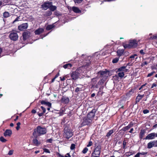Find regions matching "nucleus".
Returning a JSON list of instances; mask_svg holds the SVG:
<instances>
[{
	"label": "nucleus",
	"instance_id": "1",
	"mask_svg": "<svg viewBox=\"0 0 157 157\" xmlns=\"http://www.w3.org/2000/svg\"><path fill=\"white\" fill-rule=\"evenodd\" d=\"M47 130L45 128H42L40 126H38L36 129L33 132V135L35 137H37L38 136L46 133Z\"/></svg>",
	"mask_w": 157,
	"mask_h": 157
},
{
	"label": "nucleus",
	"instance_id": "2",
	"mask_svg": "<svg viewBox=\"0 0 157 157\" xmlns=\"http://www.w3.org/2000/svg\"><path fill=\"white\" fill-rule=\"evenodd\" d=\"M139 41V40L137 41L136 39L130 40H129L128 44H123V45L125 48H135L137 46L138 43Z\"/></svg>",
	"mask_w": 157,
	"mask_h": 157
},
{
	"label": "nucleus",
	"instance_id": "3",
	"mask_svg": "<svg viewBox=\"0 0 157 157\" xmlns=\"http://www.w3.org/2000/svg\"><path fill=\"white\" fill-rule=\"evenodd\" d=\"M94 115V114L93 112L89 113L87 117H85L83 119L82 125L84 126L89 124L92 122L91 118H93Z\"/></svg>",
	"mask_w": 157,
	"mask_h": 157
},
{
	"label": "nucleus",
	"instance_id": "4",
	"mask_svg": "<svg viewBox=\"0 0 157 157\" xmlns=\"http://www.w3.org/2000/svg\"><path fill=\"white\" fill-rule=\"evenodd\" d=\"M73 136V133L71 130L68 128L66 127L64 128L63 133L64 136L68 139Z\"/></svg>",
	"mask_w": 157,
	"mask_h": 157
},
{
	"label": "nucleus",
	"instance_id": "5",
	"mask_svg": "<svg viewBox=\"0 0 157 157\" xmlns=\"http://www.w3.org/2000/svg\"><path fill=\"white\" fill-rule=\"evenodd\" d=\"M99 74H100L101 77H103V78H104L105 79L107 77L109 76V73L108 71L105 70V71H101L98 72Z\"/></svg>",
	"mask_w": 157,
	"mask_h": 157
},
{
	"label": "nucleus",
	"instance_id": "6",
	"mask_svg": "<svg viewBox=\"0 0 157 157\" xmlns=\"http://www.w3.org/2000/svg\"><path fill=\"white\" fill-rule=\"evenodd\" d=\"M11 40L16 41L18 39V36L17 33L14 32H11L9 36Z\"/></svg>",
	"mask_w": 157,
	"mask_h": 157
},
{
	"label": "nucleus",
	"instance_id": "7",
	"mask_svg": "<svg viewBox=\"0 0 157 157\" xmlns=\"http://www.w3.org/2000/svg\"><path fill=\"white\" fill-rule=\"evenodd\" d=\"M101 147L100 146H98L94 149V152L92 153V155L97 156L99 157L100 154Z\"/></svg>",
	"mask_w": 157,
	"mask_h": 157
},
{
	"label": "nucleus",
	"instance_id": "8",
	"mask_svg": "<svg viewBox=\"0 0 157 157\" xmlns=\"http://www.w3.org/2000/svg\"><path fill=\"white\" fill-rule=\"evenodd\" d=\"M79 71L78 70H77L73 72L71 75V76L73 79L75 80L77 79L79 75Z\"/></svg>",
	"mask_w": 157,
	"mask_h": 157
},
{
	"label": "nucleus",
	"instance_id": "9",
	"mask_svg": "<svg viewBox=\"0 0 157 157\" xmlns=\"http://www.w3.org/2000/svg\"><path fill=\"white\" fill-rule=\"evenodd\" d=\"M153 147H157V144L156 141H151L147 144V148H151Z\"/></svg>",
	"mask_w": 157,
	"mask_h": 157
},
{
	"label": "nucleus",
	"instance_id": "10",
	"mask_svg": "<svg viewBox=\"0 0 157 157\" xmlns=\"http://www.w3.org/2000/svg\"><path fill=\"white\" fill-rule=\"evenodd\" d=\"M52 2H45L42 5V6L43 9L44 10H46L48 8H49V7L51 5Z\"/></svg>",
	"mask_w": 157,
	"mask_h": 157
},
{
	"label": "nucleus",
	"instance_id": "11",
	"mask_svg": "<svg viewBox=\"0 0 157 157\" xmlns=\"http://www.w3.org/2000/svg\"><path fill=\"white\" fill-rule=\"evenodd\" d=\"M28 27L27 23H25L23 24L22 25L18 26L19 29L21 31H23L26 29Z\"/></svg>",
	"mask_w": 157,
	"mask_h": 157
},
{
	"label": "nucleus",
	"instance_id": "12",
	"mask_svg": "<svg viewBox=\"0 0 157 157\" xmlns=\"http://www.w3.org/2000/svg\"><path fill=\"white\" fill-rule=\"evenodd\" d=\"M155 133L153 132L148 134L145 138L146 140H152L155 138Z\"/></svg>",
	"mask_w": 157,
	"mask_h": 157
},
{
	"label": "nucleus",
	"instance_id": "13",
	"mask_svg": "<svg viewBox=\"0 0 157 157\" xmlns=\"http://www.w3.org/2000/svg\"><path fill=\"white\" fill-rule=\"evenodd\" d=\"M126 66H122L119 67L117 69V72H126L128 71V69H126Z\"/></svg>",
	"mask_w": 157,
	"mask_h": 157
},
{
	"label": "nucleus",
	"instance_id": "14",
	"mask_svg": "<svg viewBox=\"0 0 157 157\" xmlns=\"http://www.w3.org/2000/svg\"><path fill=\"white\" fill-rule=\"evenodd\" d=\"M12 134V131L11 130L7 129L4 133V135L5 137L10 136Z\"/></svg>",
	"mask_w": 157,
	"mask_h": 157
},
{
	"label": "nucleus",
	"instance_id": "15",
	"mask_svg": "<svg viewBox=\"0 0 157 157\" xmlns=\"http://www.w3.org/2000/svg\"><path fill=\"white\" fill-rule=\"evenodd\" d=\"M44 29L42 28H39L38 29L36 30L34 33L36 35H39L44 31Z\"/></svg>",
	"mask_w": 157,
	"mask_h": 157
},
{
	"label": "nucleus",
	"instance_id": "16",
	"mask_svg": "<svg viewBox=\"0 0 157 157\" xmlns=\"http://www.w3.org/2000/svg\"><path fill=\"white\" fill-rule=\"evenodd\" d=\"M84 90L83 86L82 85H79L75 89V92L76 93H78V92L83 90Z\"/></svg>",
	"mask_w": 157,
	"mask_h": 157
},
{
	"label": "nucleus",
	"instance_id": "17",
	"mask_svg": "<svg viewBox=\"0 0 157 157\" xmlns=\"http://www.w3.org/2000/svg\"><path fill=\"white\" fill-rule=\"evenodd\" d=\"M72 10L75 13H81V11L79 8L73 6L72 8Z\"/></svg>",
	"mask_w": 157,
	"mask_h": 157
},
{
	"label": "nucleus",
	"instance_id": "18",
	"mask_svg": "<svg viewBox=\"0 0 157 157\" xmlns=\"http://www.w3.org/2000/svg\"><path fill=\"white\" fill-rule=\"evenodd\" d=\"M155 36H156L155 35H152V33H150L148 36L147 40H150L156 39Z\"/></svg>",
	"mask_w": 157,
	"mask_h": 157
},
{
	"label": "nucleus",
	"instance_id": "19",
	"mask_svg": "<svg viewBox=\"0 0 157 157\" xmlns=\"http://www.w3.org/2000/svg\"><path fill=\"white\" fill-rule=\"evenodd\" d=\"M41 104H44L49 107H51V103L49 102H46L44 101H41Z\"/></svg>",
	"mask_w": 157,
	"mask_h": 157
},
{
	"label": "nucleus",
	"instance_id": "20",
	"mask_svg": "<svg viewBox=\"0 0 157 157\" xmlns=\"http://www.w3.org/2000/svg\"><path fill=\"white\" fill-rule=\"evenodd\" d=\"M72 66V64L71 63H67L63 66V67L65 69H69Z\"/></svg>",
	"mask_w": 157,
	"mask_h": 157
},
{
	"label": "nucleus",
	"instance_id": "21",
	"mask_svg": "<svg viewBox=\"0 0 157 157\" xmlns=\"http://www.w3.org/2000/svg\"><path fill=\"white\" fill-rule=\"evenodd\" d=\"M145 133V131L144 129H141L140 131V139H142L144 136Z\"/></svg>",
	"mask_w": 157,
	"mask_h": 157
},
{
	"label": "nucleus",
	"instance_id": "22",
	"mask_svg": "<svg viewBox=\"0 0 157 157\" xmlns=\"http://www.w3.org/2000/svg\"><path fill=\"white\" fill-rule=\"evenodd\" d=\"M33 143L36 146H38L40 144V142L39 141L36 139H35L33 140Z\"/></svg>",
	"mask_w": 157,
	"mask_h": 157
},
{
	"label": "nucleus",
	"instance_id": "23",
	"mask_svg": "<svg viewBox=\"0 0 157 157\" xmlns=\"http://www.w3.org/2000/svg\"><path fill=\"white\" fill-rule=\"evenodd\" d=\"M124 50L123 49H119L117 51V56H120L122 55L123 53Z\"/></svg>",
	"mask_w": 157,
	"mask_h": 157
},
{
	"label": "nucleus",
	"instance_id": "24",
	"mask_svg": "<svg viewBox=\"0 0 157 157\" xmlns=\"http://www.w3.org/2000/svg\"><path fill=\"white\" fill-rule=\"evenodd\" d=\"M144 96V95H139L136 98V101L139 102Z\"/></svg>",
	"mask_w": 157,
	"mask_h": 157
},
{
	"label": "nucleus",
	"instance_id": "25",
	"mask_svg": "<svg viewBox=\"0 0 157 157\" xmlns=\"http://www.w3.org/2000/svg\"><path fill=\"white\" fill-rule=\"evenodd\" d=\"M62 101L65 103H67L69 101V99L68 98H64L62 99Z\"/></svg>",
	"mask_w": 157,
	"mask_h": 157
},
{
	"label": "nucleus",
	"instance_id": "26",
	"mask_svg": "<svg viewBox=\"0 0 157 157\" xmlns=\"http://www.w3.org/2000/svg\"><path fill=\"white\" fill-rule=\"evenodd\" d=\"M118 75L119 77L121 78L123 77L124 76V72H118Z\"/></svg>",
	"mask_w": 157,
	"mask_h": 157
},
{
	"label": "nucleus",
	"instance_id": "27",
	"mask_svg": "<svg viewBox=\"0 0 157 157\" xmlns=\"http://www.w3.org/2000/svg\"><path fill=\"white\" fill-rule=\"evenodd\" d=\"M54 27V26L53 25H48L47 26L46 29L48 30H49L53 28Z\"/></svg>",
	"mask_w": 157,
	"mask_h": 157
},
{
	"label": "nucleus",
	"instance_id": "28",
	"mask_svg": "<svg viewBox=\"0 0 157 157\" xmlns=\"http://www.w3.org/2000/svg\"><path fill=\"white\" fill-rule=\"evenodd\" d=\"M10 16L9 13L8 12H5L3 14V16L4 17L7 18L8 17Z\"/></svg>",
	"mask_w": 157,
	"mask_h": 157
},
{
	"label": "nucleus",
	"instance_id": "29",
	"mask_svg": "<svg viewBox=\"0 0 157 157\" xmlns=\"http://www.w3.org/2000/svg\"><path fill=\"white\" fill-rule=\"evenodd\" d=\"M56 7L55 6H52V3L51 5L49 7L50 10L52 11H54L56 9Z\"/></svg>",
	"mask_w": 157,
	"mask_h": 157
},
{
	"label": "nucleus",
	"instance_id": "30",
	"mask_svg": "<svg viewBox=\"0 0 157 157\" xmlns=\"http://www.w3.org/2000/svg\"><path fill=\"white\" fill-rule=\"evenodd\" d=\"M131 127V125H129L127 126H126L124 127L122 130L124 131H126L128 130L129 128H130Z\"/></svg>",
	"mask_w": 157,
	"mask_h": 157
},
{
	"label": "nucleus",
	"instance_id": "31",
	"mask_svg": "<svg viewBox=\"0 0 157 157\" xmlns=\"http://www.w3.org/2000/svg\"><path fill=\"white\" fill-rule=\"evenodd\" d=\"M113 132V130H111L109 131V132L107 133L106 136L109 137L110 136Z\"/></svg>",
	"mask_w": 157,
	"mask_h": 157
},
{
	"label": "nucleus",
	"instance_id": "32",
	"mask_svg": "<svg viewBox=\"0 0 157 157\" xmlns=\"http://www.w3.org/2000/svg\"><path fill=\"white\" fill-rule=\"evenodd\" d=\"M134 154V152L132 151L127 152L125 153V154L127 156H130Z\"/></svg>",
	"mask_w": 157,
	"mask_h": 157
},
{
	"label": "nucleus",
	"instance_id": "33",
	"mask_svg": "<svg viewBox=\"0 0 157 157\" xmlns=\"http://www.w3.org/2000/svg\"><path fill=\"white\" fill-rule=\"evenodd\" d=\"M0 140L2 142H5L7 141V140L3 136H1L0 137Z\"/></svg>",
	"mask_w": 157,
	"mask_h": 157
},
{
	"label": "nucleus",
	"instance_id": "34",
	"mask_svg": "<svg viewBox=\"0 0 157 157\" xmlns=\"http://www.w3.org/2000/svg\"><path fill=\"white\" fill-rule=\"evenodd\" d=\"M119 60V58H115L114 59L112 60L113 63H116Z\"/></svg>",
	"mask_w": 157,
	"mask_h": 157
},
{
	"label": "nucleus",
	"instance_id": "35",
	"mask_svg": "<svg viewBox=\"0 0 157 157\" xmlns=\"http://www.w3.org/2000/svg\"><path fill=\"white\" fill-rule=\"evenodd\" d=\"M133 93V91H132V90H131L129 91V92L127 94V96L129 97L131 94H132Z\"/></svg>",
	"mask_w": 157,
	"mask_h": 157
},
{
	"label": "nucleus",
	"instance_id": "36",
	"mask_svg": "<svg viewBox=\"0 0 157 157\" xmlns=\"http://www.w3.org/2000/svg\"><path fill=\"white\" fill-rule=\"evenodd\" d=\"M83 0H74L75 3L79 4L82 2Z\"/></svg>",
	"mask_w": 157,
	"mask_h": 157
},
{
	"label": "nucleus",
	"instance_id": "37",
	"mask_svg": "<svg viewBox=\"0 0 157 157\" xmlns=\"http://www.w3.org/2000/svg\"><path fill=\"white\" fill-rule=\"evenodd\" d=\"M155 73V71H152L151 73H149L148 74V75L147 76V77H150L151 76Z\"/></svg>",
	"mask_w": 157,
	"mask_h": 157
},
{
	"label": "nucleus",
	"instance_id": "38",
	"mask_svg": "<svg viewBox=\"0 0 157 157\" xmlns=\"http://www.w3.org/2000/svg\"><path fill=\"white\" fill-rule=\"evenodd\" d=\"M27 33H26L25 32L23 34V37L24 40H26L27 38Z\"/></svg>",
	"mask_w": 157,
	"mask_h": 157
},
{
	"label": "nucleus",
	"instance_id": "39",
	"mask_svg": "<svg viewBox=\"0 0 157 157\" xmlns=\"http://www.w3.org/2000/svg\"><path fill=\"white\" fill-rule=\"evenodd\" d=\"M88 151V149L86 147H85L83 150L82 152L83 153L85 154L87 152V151Z\"/></svg>",
	"mask_w": 157,
	"mask_h": 157
},
{
	"label": "nucleus",
	"instance_id": "40",
	"mask_svg": "<svg viewBox=\"0 0 157 157\" xmlns=\"http://www.w3.org/2000/svg\"><path fill=\"white\" fill-rule=\"evenodd\" d=\"M75 148V145L72 144H71V146L70 147V148L71 150H73Z\"/></svg>",
	"mask_w": 157,
	"mask_h": 157
},
{
	"label": "nucleus",
	"instance_id": "41",
	"mask_svg": "<svg viewBox=\"0 0 157 157\" xmlns=\"http://www.w3.org/2000/svg\"><path fill=\"white\" fill-rule=\"evenodd\" d=\"M20 20H21L20 19V17H17L13 21V23H14L16 21H20Z\"/></svg>",
	"mask_w": 157,
	"mask_h": 157
},
{
	"label": "nucleus",
	"instance_id": "42",
	"mask_svg": "<svg viewBox=\"0 0 157 157\" xmlns=\"http://www.w3.org/2000/svg\"><path fill=\"white\" fill-rule=\"evenodd\" d=\"M44 151V152L48 153H50V151L48 149H47V148H44L43 149Z\"/></svg>",
	"mask_w": 157,
	"mask_h": 157
},
{
	"label": "nucleus",
	"instance_id": "43",
	"mask_svg": "<svg viewBox=\"0 0 157 157\" xmlns=\"http://www.w3.org/2000/svg\"><path fill=\"white\" fill-rule=\"evenodd\" d=\"M13 150H10L8 153V154L9 155H12L13 154Z\"/></svg>",
	"mask_w": 157,
	"mask_h": 157
},
{
	"label": "nucleus",
	"instance_id": "44",
	"mask_svg": "<svg viewBox=\"0 0 157 157\" xmlns=\"http://www.w3.org/2000/svg\"><path fill=\"white\" fill-rule=\"evenodd\" d=\"M41 108V109H42V110H43V113H45V112H46V109H45L44 107L43 106H41L40 107Z\"/></svg>",
	"mask_w": 157,
	"mask_h": 157
},
{
	"label": "nucleus",
	"instance_id": "45",
	"mask_svg": "<svg viewBox=\"0 0 157 157\" xmlns=\"http://www.w3.org/2000/svg\"><path fill=\"white\" fill-rule=\"evenodd\" d=\"M149 112V111L147 109H145L143 110V113L144 114H146L148 113Z\"/></svg>",
	"mask_w": 157,
	"mask_h": 157
},
{
	"label": "nucleus",
	"instance_id": "46",
	"mask_svg": "<svg viewBox=\"0 0 157 157\" xmlns=\"http://www.w3.org/2000/svg\"><path fill=\"white\" fill-rule=\"evenodd\" d=\"M147 64L148 63L146 61H144L142 63L141 66H143L144 65H147Z\"/></svg>",
	"mask_w": 157,
	"mask_h": 157
},
{
	"label": "nucleus",
	"instance_id": "47",
	"mask_svg": "<svg viewBox=\"0 0 157 157\" xmlns=\"http://www.w3.org/2000/svg\"><path fill=\"white\" fill-rule=\"evenodd\" d=\"M92 144V143L91 141L89 142L88 144L87 145V147H89L90 146H91Z\"/></svg>",
	"mask_w": 157,
	"mask_h": 157
},
{
	"label": "nucleus",
	"instance_id": "48",
	"mask_svg": "<svg viewBox=\"0 0 157 157\" xmlns=\"http://www.w3.org/2000/svg\"><path fill=\"white\" fill-rule=\"evenodd\" d=\"M139 153L140 155H145L147 154V153L144 152H142L141 153Z\"/></svg>",
	"mask_w": 157,
	"mask_h": 157
},
{
	"label": "nucleus",
	"instance_id": "49",
	"mask_svg": "<svg viewBox=\"0 0 157 157\" xmlns=\"http://www.w3.org/2000/svg\"><path fill=\"white\" fill-rule=\"evenodd\" d=\"M136 56H137V55L136 54H134L133 55H132V56H131L130 57V58H132V59L134 58Z\"/></svg>",
	"mask_w": 157,
	"mask_h": 157
},
{
	"label": "nucleus",
	"instance_id": "50",
	"mask_svg": "<svg viewBox=\"0 0 157 157\" xmlns=\"http://www.w3.org/2000/svg\"><path fill=\"white\" fill-rule=\"evenodd\" d=\"M156 86V85L155 84V83H154L152 84V85L151 86V88H153L154 87H155Z\"/></svg>",
	"mask_w": 157,
	"mask_h": 157
},
{
	"label": "nucleus",
	"instance_id": "51",
	"mask_svg": "<svg viewBox=\"0 0 157 157\" xmlns=\"http://www.w3.org/2000/svg\"><path fill=\"white\" fill-rule=\"evenodd\" d=\"M140 53L142 54H144L143 50H141L140 51Z\"/></svg>",
	"mask_w": 157,
	"mask_h": 157
},
{
	"label": "nucleus",
	"instance_id": "52",
	"mask_svg": "<svg viewBox=\"0 0 157 157\" xmlns=\"http://www.w3.org/2000/svg\"><path fill=\"white\" fill-rule=\"evenodd\" d=\"M140 154L137 153L134 156V157H140Z\"/></svg>",
	"mask_w": 157,
	"mask_h": 157
},
{
	"label": "nucleus",
	"instance_id": "53",
	"mask_svg": "<svg viewBox=\"0 0 157 157\" xmlns=\"http://www.w3.org/2000/svg\"><path fill=\"white\" fill-rule=\"evenodd\" d=\"M36 112V110L35 109H33L32 111V113H35Z\"/></svg>",
	"mask_w": 157,
	"mask_h": 157
},
{
	"label": "nucleus",
	"instance_id": "54",
	"mask_svg": "<svg viewBox=\"0 0 157 157\" xmlns=\"http://www.w3.org/2000/svg\"><path fill=\"white\" fill-rule=\"evenodd\" d=\"M60 80L62 81L64 80L65 79V78L64 77H63V78H61V77H60Z\"/></svg>",
	"mask_w": 157,
	"mask_h": 157
},
{
	"label": "nucleus",
	"instance_id": "55",
	"mask_svg": "<svg viewBox=\"0 0 157 157\" xmlns=\"http://www.w3.org/2000/svg\"><path fill=\"white\" fill-rule=\"evenodd\" d=\"M59 74L58 73L55 76L54 78H56L57 77H58L59 76Z\"/></svg>",
	"mask_w": 157,
	"mask_h": 157
},
{
	"label": "nucleus",
	"instance_id": "56",
	"mask_svg": "<svg viewBox=\"0 0 157 157\" xmlns=\"http://www.w3.org/2000/svg\"><path fill=\"white\" fill-rule=\"evenodd\" d=\"M47 140L48 142H49L51 143L52 142V140L51 139H49L48 140Z\"/></svg>",
	"mask_w": 157,
	"mask_h": 157
},
{
	"label": "nucleus",
	"instance_id": "57",
	"mask_svg": "<svg viewBox=\"0 0 157 157\" xmlns=\"http://www.w3.org/2000/svg\"><path fill=\"white\" fill-rule=\"evenodd\" d=\"M133 128H132L129 131V132L130 133H132V132L133 131Z\"/></svg>",
	"mask_w": 157,
	"mask_h": 157
},
{
	"label": "nucleus",
	"instance_id": "58",
	"mask_svg": "<svg viewBox=\"0 0 157 157\" xmlns=\"http://www.w3.org/2000/svg\"><path fill=\"white\" fill-rule=\"evenodd\" d=\"M20 128V126H17V127H16V129L17 130H18Z\"/></svg>",
	"mask_w": 157,
	"mask_h": 157
},
{
	"label": "nucleus",
	"instance_id": "59",
	"mask_svg": "<svg viewBox=\"0 0 157 157\" xmlns=\"http://www.w3.org/2000/svg\"><path fill=\"white\" fill-rule=\"evenodd\" d=\"M17 126H20V125H21V123L20 122H18L17 124Z\"/></svg>",
	"mask_w": 157,
	"mask_h": 157
},
{
	"label": "nucleus",
	"instance_id": "60",
	"mask_svg": "<svg viewBox=\"0 0 157 157\" xmlns=\"http://www.w3.org/2000/svg\"><path fill=\"white\" fill-rule=\"evenodd\" d=\"M95 96V94L94 93H93L91 94V97H94Z\"/></svg>",
	"mask_w": 157,
	"mask_h": 157
},
{
	"label": "nucleus",
	"instance_id": "61",
	"mask_svg": "<svg viewBox=\"0 0 157 157\" xmlns=\"http://www.w3.org/2000/svg\"><path fill=\"white\" fill-rule=\"evenodd\" d=\"M10 125L11 127H13L14 126V124L13 123H11Z\"/></svg>",
	"mask_w": 157,
	"mask_h": 157
},
{
	"label": "nucleus",
	"instance_id": "62",
	"mask_svg": "<svg viewBox=\"0 0 157 157\" xmlns=\"http://www.w3.org/2000/svg\"><path fill=\"white\" fill-rule=\"evenodd\" d=\"M59 157H64V156L60 154H59Z\"/></svg>",
	"mask_w": 157,
	"mask_h": 157
},
{
	"label": "nucleus",
	"instance_id": "63",
	"mask_svg": "<svg viewBox=\"0 0 157 157\" xmlns=\"http://www.w3.org/2000/svg\"><path fill=\"white\" fill-rule=\"evenodd\" d=\"M66 155H67L68 157H70L71 156H70V154H69V153H68L67 154H66Z\"/></svg>",
	"mask_w": 157,
	"mask_h": 157
},
{
	"label": "nucleus",
	"instance_id": "64",
	"mask_svg": "<svg viewBox=\"0 0 157 157\" xmlns=\"http://www.w3.org/2000/svg\"><path fill=\"white\" fill-rule=\"evenodd\" d=\"M91 157H98V156H95V155H92Z\"/></svg>",
	"mask_w": 157,
	"mask_h": 157
}]
</instances>
